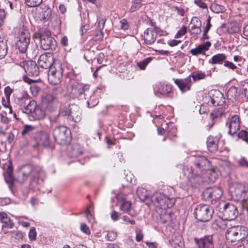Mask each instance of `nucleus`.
Here are the masks:
<instances>
[{"label":"nucleus","instance_id":"48","mask_svg":"<svg viewBox=\"0 0 248 248\" xmlns=\"http://www.w3.org/2000/svg\"><path fill=\"white\" fill-rule=\"evenodd\" d=\"M55 99V96L51 93L46 94L42 98V102L44 104H48Z\"/></svg>","mask_w":248,"mask_h":248},{"label":"nucleus","instance_id":"22","mask_svg":"<svg viewBox=\"0 0 248 248\" xmlns=\"http://www.w3.org/2000/svg\"><path fill=\"white\" fill-rule=\"evenodd\" d=\"M174 83L183 93L189 91L192 86L191 78L189 76L185 78L176 79Z\"/></svg>","mask_w":248,"mask_h":248},{"label":"nucleus","instance_id":"8","mask_svg":"<svg viewBox=\"0 0 248 248\" xmlns=\"http://www.w3.org/2000/svg\"><path fill=\"white\" fill-rule=\"evenodd\" d=\"M183 172L193 187L197 186L204 181L200 174L197 172L195 167L189 166H184Z\"/></svg>","mask_w":248,"mask_h":248},{"label":"nucleus","instance_id":"57","mask_svg":"<svg viewBox=\"0 0 248 248\" xmlns=\"http://www.w3.org/2000/svg\"><path fill=\"white\" fill-rule=\"evenodd\" d=\"M5 16L6 13L5 10L0 8V27L3 25Z\"/></svg>","mask_w":248,"mask_h":248},{"label":"nucleus","instance_id":"55","mask_svg":"<svg viewBox=\"0 0 248 248\" xmlns=\"http://www.w3.org/2000/svg\"><path fill=\"white\" fill-rule=\"evenodd\" d=\"M29 237L31 240L34 241L36 238V232L34 228L32 227L30 229L29 233Z\"/></svg>","mask_w":248,"mask_h":248},{"label":"nucleus","instance_id":"19","mask_svg":"<svg viewBox=\"0 0 248 248\" xmlns=\"http://www.w3.org/2000/svg\"><path fill=\"white\" fill-rule=\"evenodd\" d=\"M194 241L198 248H215L212 235H205L200 238H195Z\"/></svg>","mask_w":248,"mask_h":248},{"label":"nucleus","instance_id":"9","mask_svg":"<svg viewBox=\"0 0 248 248\" xmlns=\"http://www.w3.org/2000/svg\"><path fill=\"white\" fill-rule=\"evenodd\" d=\"M63 69L61 62L55 63V66L49 69L48 80L51 84L57 85L62 80Z\"/></svg>","mask_w":248,"mask_h":248},{"label":"nucleus","instance_id":"11","mask_svg":"<svg viewBox=\"0 0 248 248\" xmlns=\"http://www.w3.org/2000/svg\"><path fill=\"white\" fill-rule=\"evenodd\" d=\"M194 165L197 172L200 174L207 172L210 173L212 171L211 170V163L209 160L205 156L199 155L195 156L194 161Z\"/></svg>","mask_w":248,"mask_h":248},{"label":"nucleus","instance_id":"47","mask_svg":"<svg viewBox=\"0 0 248 248\" xmlns=\"http://www.w3.org/2000/svg\"><path fill=\"white\" fill-rule=\"evenodd\" d=\"M189 76L190 77V78H192L194 81H196L198 80L204 79L206 77V75L204 73L201 71L198 72L196 74H191Z\"/></svg>","mask_w":248,"mask_h":248},{"label":"nucleus","instance_id":"5","mask_svg":"<svg viewBox=\"0 0 248 248\" xmlns=\"http://www.w3.org/2000/svg\"><path fill=\"white\" fill-rule=\"evenodd\" d=\"M214 209L207 204H199L194 210L195 217L200 221L207 222L209 221L213 215Z\"/></svg>","mask_w":248,"mask_h":248},{"label":"nucleus","instance_id":"13","mask_svg":"<svg viewBox=\"0 0 248 248\" xmlns=\"http://www.w3.org/2000/svg\"><path fill=\"white\" fill-rule=\"evenodd\" d=\"M64 114L67 118L75 123L79 122L82 118L81 110L79 107L76 105L73 104L66 108L64 111Z\"/></svg>","mask_w":248,"mask_h":248},{"label":"nucleus","instance_id":"25","mask_svg":"<svg viewBox=\"0 0 248 248\" xmlns=\"http://www.w3.org/2000/svg\"><path fill=\"white\" fill-rule=\"evenodd\" d=\"M229 134L232 135L236 134L240 128L239 117L237 115L232 116L230 120L229 124Z\"/></svg>","mask_w":248,"mask_h":248},{"label":"nucleus","instance_id":"61","mask_svg":"<svg viewBox=\"0 0 248 248\" xmlns=\"http://www.w3.org/2000/svg\"><path fill=\"white\" fill-rule=\"evenodd\" d=\"M117 236V235L116 233L109 232L107 234L106 238L108 241H112L116 239Z\"/></svg>","mask_w":248,"mask_h":248},{"label":"nucleus","instance_id":"36","mask_svg":"<svg viewBox=\"0 0 248 248\" xmlns=\"http://www.w3.org/2000/svg\"><path fill=\"white\" fill-rule=\"evenodd\" d=\"M52 15V11L50 8L47 7L46 10L42 11L39 14V18L42 22H46L48 20Z\"/></svg>","mask_w":248,"mask_h":248},{"label":"nucleus","instance_id":"26","mask_svg":"<svg viewBox=\"0 0 248 248\" xmlns=\"http://www.w3.org/2000/svg\"><path fill=\"white\" fill-rule=\"evenodd\" d=\"M219 138L217 136H210L208 137L206 143L208 150L211 153L216 152L218 148Z\"/></svg>","mask_w":248,"mask_h":248},{"label":"nucleus","instance_id":"24","mask_svg":"<svg viewBox=\"0 0 248 248\" xmlns=\"http://www.w3.org/2000/svg\"><path fill=\"white\" fill-rule=\"evenodd\" d=\"M3 176L5 182L11 188L13 186L15 181V178L13 175V167L11 161H9L6 171L3 172Z\"/></svg>","mask_w":248,"mask_h":248},{"label":"nucleus","instance_id":"62","mask_svg":"<svg viewBox=\"0 0 248 248\" xmlns=\"http://www.w3.org/2000/svg\"><path fill=\"white\" fill-rule=\"evenodd\" d=\"M103 38V34L102 32L100 31H97L94 34V36L93 37V39L94 41H101Z\"/></svg>","mask_w":248,"mask_h":248},{"label":"nucleus","instance_id":"63","mask_svg":"<svg viewBox=\"0 0 248 248\" xmlns=\"http://www.w3.org/2000/svg\"><path fill=\"white\" fill-rule=\"evenodd\" d=\"M15 139V136L13 132H10L7 133V140L9 144H13Z\"/></svg>","mask_w":248,"mask_h":248},{"label":"nucleus","instance_id":"42","mask_svg":"<svg viewBox=\"0 0 248 248\" xmlns=\"http://www.w3.org/2000/svg\"><path fill=\"white\" fill-rule=\"evenodd\" d=\"M7 46L6 42L3 41L0 42V59H3L7 52Z\"/></svg>","mask_w":248,"mask_h":248},{"label":"nucleus","instance_id":"53","mask_svg":"<svg viewBox=\"0 0 248 248\" xmlns=\"http://www.w3.org/2000/svg\"><path fill=\"white\" fill-rule=\"evenodd\" d=\"M226 220L222 218V219L217 221V225L221 230H225L227 228Z\"/></svg>","mask_w":248,"mask_h":248},{"label":"nucleus","instance_id":"17","mask_svg":"<svg viewBox=\"0 0 248 248\" xmlns=\"http://www.w3.org/2000/svg\"><path fill=\"white\" fill-rule=\"evenodd\" d=\"M160 29L158 27L149 28L144 32L143 40L146 45H150L156 40Z\"/></svg>","mask_w":248,"mask_h":248},{"label":"nucleus","instance_id":"37","mask_svg":"<svg viewBox=\"0 0 248 248\" xmlns=\"http://www.w3.org/2000/svg\"><path fill=\"white\" fill-rule=\"evenodd\" d=\"M166 210H162L160 217V221L162 223H166L171 220V215L170 213H167Z\"/></svg>","mask_w":248,"mask_h":248},{"label":"nucleus","instance_id":"15","mask_svg":"<svg viewBox=\"0 0 248 248\" xmlns=\"http://www.w3.org/2000/svg\"><path fill=\"white\" fill-rule=\"evenodd\" d=\"M56 62H60L58 60H55L52 54L49 53L41 55L38 60L39 65L44 69L53 67Z\"/></svg>","mask_w":248,"mask_h":248},{"label":"nucleus","instance_id":"46","mask_svg":"<svg viewBox=\"0 0 248 248\" xmlns=\"http://www.w3.org/2000/svg\"><path fill=\"white\" fill-rule=\"evenodd\" d=\"M188 31L191 34L198 35L202 32L201 26L190 25Z\"/></svg>","mask_w":248,"mask_h":248},{"label":"nucleus","instance_id":"3","mask_svg":"<svg viewBox=\"0 0 248 248\" xmlns=\"http://www.w3.org/2000/svg\"><path fill=\"white\" fill-rule=\"evenodd\" d=\"M232 198L245 202L248 200V186L241 183H234L229 189Z\"/></svg>","mask_w":248,"mask_h":248},{"label":"nucleus","instance_id":"20","mask_svg":"<svg viewBox=\"0 0 248 248\" xmlns=\"http://www.w3.org/2000/svg\"><path fill=\"white\" fill-rule=\"evenodd\" d=\"M155 94L160 97V95H166L169 94L171 91V87L170 85L157 83L154 87Z\"/></svg>","mask_w":248,"mask_h":248},{"label":"nucleus","instance_id":"14","mask_svg":"<svg viewBox=\"0 0 248 248\" xmlns=\"http://www.w3.org/2000/svg\"><path fill=\"white\" fill-rule=\"evenodd\" d=\"M40 47L44 50L55 49L57 42L55 39L46 33H41L40 35Z\"/></svg>","mask_w":248,"mask_h":248},{"label":"nucleus","instance_id":"4","mask_svg":"<svg viewBox=\"0 0 248 248\" xmlns=\"http://www.w3.org/2000/svg\"><path fill=\"white\" fill-rule=\"evenodd\" d=\"M30 42V34L28 30H20L17 36L16 46L18 47L20 53L17 54L15 58H20L24 57V53L27 50Z\"/></svg>","mask_w":248,"mask_h":248},{"label":"nucleus","instance_id":"12","mask_svg":"<svg viewBox=\"0 0 248 248\" xmlns=\"http://www.w3.org/2000/svg\"><path fill=\"white\" fill-rule=\"evenodd\" d=\"M71 95L74 98L82 99L85 95L90 94L89 93V86L81 83L74 82L71 84Z\"/></svg>","mask_w":248,"mask_h":248},{"label":"nucleus","instance_id":"32","mask_svg":"<svg viewBox=\"0 0 248 248\" xmlns=\"http://www.w3.org/2000/svg\"><path fill=\"white\" fill-rule=\"evenodd\" d=\"M237 237L236 241L243 240L248 236V229L244 226H236Z\"/></svg>","mask_w":248,"mask_h":248},{"label":"nucleus","instance_id":"54","mask_svg":"<svg viewBox=\"0 0 248 248\" xmlns=\"http://www.w3.org/2000/svg\"><path fill=\"white\" fill-rule=\"evenodd\" d=\"M12 237H14L16 239H21L23 237V234L22 232L19 231H16L10 232Z\"/></svg>","mask_w":248,"mask_h":248},{"label":"nucleus","instance_id":"45","mask_svg":"<svg viewBox=\"0 0 248 248\" xmlns=\"http://www.w3.org/2000/svg\"><path fill=\"white\" fill-rule=\"evenodd\" d=\"M237 93V88L235 87H231L227 93V97L230 99H235Z\"/></svg>","mask_w":248,"mask_h":248},{"label":"nucleus","instance_id":"28","mask_svg":"<svg viewBox=\"0 0 248 248\" xmlns=\"http://www.w3.org/2000/svg\"><path fill=\"white\" fill-rule=\"evenodd\" d=\"M137 195L140 200L145 202L146 204L149 205L151 204L149 193L145 188L139 187L137 190Z\"/></svg>","mask_w":248,"mask_h":248},{"label":"nucleus","instance_id":"27","mask_svg":"<svg viewBox=\"0 0 248 248\" xmlns=\"http://www.w3.org/2000/svg\"><path fill=\"white\" fill-rule=\"evenodd\" d=\"M211 46V43L209 41H207L198 46L196 48L191 49L190 53L194 56L200 54L205 55V51L209 49Z\"/></svg>","mask_w":248,"mask_h":248},{"label":"nucleus","instance_id":"35","mask_svg":"<svg viewBox=\"0 0 248 248\" xmlns=\"http://www.w3.org/2000/svg\"><path fill=\"white\" fill-rule=\"evenodd\" d=\"M132 204L131 202L128 201H124L120 206L121 210L128 213L132 217L136 216V213L134 211L131 210Z\"/></svg>","mask_w":248,"mask_h":248},{"label":"nucleus","instance_id":"6","mask_svg":"<svg viewBox=\"0 0 248 248\" xmlns=\"http://www.w3.org/2000/svg\"><path fill=\"white\" fill-rule=\"evenodd\" d=\"M71 131L64 126L55 127L53 131L54 140L60 144H66L71 140Z\"/></svg>","mask_w":248,"mask_h":248},{"label":"nucleus","instance_id":"51","mask_svg":"<svg viewBox=\"0 0 248 248\" xmlns=\"http://www.w3.org/2000/svg\"><path fill=\"white\" fill-rule=\"evenodd\" d=\"M239 138L242 139L248 143V132L245 130H241L237 134Z\"/></svg>","mask_w":248,"mask_h":248},{"label":"nucleus","instance_id":"40","mask_svg":"<svg viewBox=\"0 0 248 248\" xmlns=\"http://www.w3.org/2000/svg\"><path fill=\"white\" fill-rule=\"evenodd\" d=\"M240 90L242 93L248 99V79L242 80L239 83Z\"/></svg>","mask_w":248,"mask_h":248},{"label":"nucleus","instance_id":"30","mask_svg":"<svg viewBox=\"0 0 248 248\" xmlns=\"http://www.w3.org/2000/svg\"><path fill=\"white\" fill-rule=\"evenodd\" d=\"M46 116L45 110L37 105L31 116L34 120H41L43 119Z\"/></svg>","mask_w":248,"mask_h":248},{"label":"nucleus","instance_id":"33","mask_svg":"<svg viewBox=\"0 0 248 248\" xmlns=\"http://www.w3.org/2000/svg\"><path fill=\"white\" fill-rule=\"evenodd\" d=\"M226 56L223 53H219L217 55H214L211 59L209 61V63L216 64H221L225 61Z\"/></svg>","mask_w":248,"mask_h":248},{"label":"nucleus","instance_id":"52","mask_svg":"<svg viewBox=\"0 0 248 248\" xmlns=\"http://www.w3.org/2000/svg\"><path fill=\"white\" fill-rule=\"evenodd\" d=\"M187 28L185 26H183L178 31L175 38H178L185 34L186 32Z\"/></svg>","mask_w":248,"mask_h":248},{"label":"nucleus","instance_id":"16","mask_svg":"<svg viewBox=\"0 0 248 248\" xmlns=\"http://www.w3.org/2000/svg\"><path fill=\"white\" fill-rule=\"evenodd\" d=\"M221 213L223 215L222 218L226 220H233L238 215L236 207L231 203L225 204L221 210Z\"/></svg>","mask_w":248,"mask_h":248},{"label":"nucleus","instance_id":"41","mask_svg":"<svg viewBox=\"0 0 248 248\" xmlns=\"http://www.w3.org/2000/svg\"><path fill=\"white\" fill-rule=\"evenodd\" d=\"M210 9L213 12L217 14L222 13L225 10V8L223 6L216 3L211 4Z\"/></svg>","mask_w":248,"mask_h":248},{"label":"nucleus","instance_id":"2","mask_svg":"<svg viewBox=\"0 0 248 248\" xmlns=\"http://www.w3.org/2000/svg\"><path fill=\"white\" fill-rule=\"evenodd\" d=\"M173 198H170L168 196L160 192H155L151 196V202L159 209L166 210L171 208L175 203Z\"/></svg>","mask_w":248,"mask_h":248},{"label":"nucleus","instance_id":"59","mask_svg":"<svg viewBox=\"0 0 248 248\" xmlns=\"http://www.w3.org/2000/svg\"><path fill=\"white\" fill-rule=\"evenodd\" d=\"M120 23L121 24V29L125 31L128 29L129 25L128 24V22L127 20L125 18L122 19Z\"/></svg>","mask_w":248,"mask_h":248},{"label":"nucleus","instance_id":"50","mask_svg":"<svg viewBox=\"0 0 248 248\" xmlns=\"http://www.w3.org/2000/svg\"><path fill=\"white\" fill-rule=\"evenodd\" d=\"M35 129V128L34 126L29 125H25L24 126V129L21 132V134L22 136H25L27 134H29Z\"/></svg>","mask_w":248,"mask_h":248},{"label":"nucleus","instance_id":"21","mask_svg":"<svg viewBox=\"0 0 248 248\" xmlns=\"http://www.w3.org/2000/svg\"><path fill=\"white\" fill-rule=\"evenodd\" d=\"M225 103V99L223 94L219 91H214V93L210 96V101L208 104L214 106H219L224 105Z\"/></svg>","mask_w":248,"mask_h":248},{"label":"nucleus","instance_id":"60","mask_svg":"<svg viewBox=\"0 0 248 248\" xmlns=\"http://www.w3.org/2000/svg\"><path fill=\"white\" fill-rule=\"evenodd\" d=\"M80 230L81 231L85 233L86 234H90V230L89 229V228L87 226V225L85 223H81L80 224Z\"/></svg>","mask_w":248,"mask_h":248},{"label":"nucleus","instance_id":"10","mask_svg":"<svg viewBox=\"0 0 248 248\" xmlns=\"http://www.w3.org/2000/svg\"><path fill=\"white\" fill-rule=\"evenodd\" d=\"M222 193L223 191L220 188L214 186L206 188L203 192L202 197L205 201L214 204L217 200L221 197Z\"/></svg>","mask_w":248,"mask_h":248},{"label":"nucleus","instance_id":"56","mask_svg":"<svg viewBox=\"0 0 248 248\" xmlns=\"http://www.w3.org/2000/svg\"><path fill=\"white\" fill-rule=\"evenodd\" d=\"M189 25L202 26V22L197 17L194 16L192 18Z\"/></svg>","mask_w":248,"mask_h":248},{"label":"nucleus","instance_id":"31","mask_svg":"<svg viewBox=\"0 0 248 248\" xmlns=\"http://www.w3.org/2000/svg\"><path fill=\"white\" fill-rule=\"evenodd\" d=\"M237 231L236 226H234L229 228L225 233L227 239L230 240L232 242H235L236 241L237 237Z\"/></svg>","mask_w":248,"mask_h":248},{"label":"nucleus","instance_id":"49","mask_svg":"<svg viewBox=\"0 0 248 248\" xmlns=\"http://www.w3.org/2000/svg\"><path fill=\"white\" fill-rule=\"evenodd\" d=\"M42 2V0H25V3L29 7H36Z\"/></svg>","mask_w":248,"mask_h":248},{"label":"nucleus","instance_id":"38","mask_svg":"<svg viewBox=\"0 0 248 248\" xmlns=\"http://www.w3.org/2000/svg\"><path fill=\"white\" fill-rule=\"evenodd\" d=\"M60 112L58 109H56L51 111L49 115V120L51 123L53 124L58 121Z\"/></svg>","mask_w":248,"mask_h":248},{"label":"nucleus","instance_id":"7","mask_svg":"<svg viewBox=\"0 0 248 248\" xmlns=\"http://www.w3.org/2000/svg\"><path fill=\"white\" fill-rule=\"evenodd\" d=\"M15 59V62L16 64L23 67L25 72L30 76H37L39 74V69L36 63L32 61L27 62L24 60V57H20Z\"/></svg>","mask_w":248,"mask_h":248},{"label":"nucleus","instance_id":"43","mask_svg":"<svg viewBox=\"0 0 248 248\" xmlns=\"http://www.w3.org/2000/svg\"><path fill=\"white\" fill-rule=\"evenodd\" d=\"M153 60V57H148L142 61H140L137 62V65L141 70H144L147 65L151 62Z\"/></svg>","mask_w":248,"mask_h":248},{"label":"nucleus","instance_id":"23","mask_svg":"<svg viewBox=\"0 0 248 248\" xmlns=\"http://www.w3.org/2000/svg\"><path fill=\"white\" fill-rule=\"evenodd\" d=\"M34 140L38 145L47 146L49 144V135L44 131L36 133L34 136Z\"/></svg>","mask_w":248,"mask_h":248},{"label":"nucleus","instance_id":"64","mask_svg":"<svg viewBox=\"0 0 248 248\" xmlns=\"http://www.w3.org/2000/svg\"><path fill=\"white\" fill-rule=\"evenodd\" d=\"M132 2L133 4L130 9V11L131 12H133L137 10V9H139L141 5V3H138L137 2V1H134L132 0Z\"/></svg>","mask_w":248,"mask_h":248},{"label":"nucleus","instance_id":"18","mask_svg":"<svg viewBox=\"0 0 248 248\" xmlns=\"http://www.w3.org/2000/svg\"><path fill=\"white\" fill-rule=\"evenodd\" d=\"M21 104H23L24 106L21 110L23 113L26 114H31L35 108L37 107V105L36 102L34 100H31L28 97L23 96L20 98Z\"/></svg>","mask_w":248,"mask_h":248},{"label":"nucleus","instance_id":"29","mask_svg":"<svg viewBox=\"0 0 248 248\" xmlns=\"http://www.w3.org/2000/svg\"><path fill=\"white\" fill-rule=\"evenodd\" d=\"M89 93H90V94L88 95H85L84 98L87 100L86 104L87 107L93 108L98 104L99 102L98 99L93 90L89 89Z\"/></svg>","mask_w":248,"mask_h":248},{"label":"nucleus","instance_id":"58","mask_svg":"<svg viewBox=\"0 0 248 248\" xmlns=\"http://www.w3.org/2000/svg\"><path fill=\"white\" fill-rule=\"evenodd\" d=\"M238 164L242 167L248 168V160L245 157L241 158L238 161Z\"/></svg>","mask_w":248,"mask_h":248},{"label":"nucleus","instance_id":"1","mask_svg":"<svg viewBox=\"0 0 248 248\" xmlns=\"http://www.w3.org/2000/svg\"><path fill=\"white\" fill-rule=\"evenodd\" d=\"M19 171L21 174L19 178L20 183H24L29 177L31 178V184H39L43 181L44 172L39 167L26 164L21 167Z\"/></svg>","mask_w":248,"mask_h":248},{"label":"nucleus","instance_id":"39","mask_svg":"<svg viewBox=\"0 0 248 248\" xmlns=\"http://www.w3.org/2000/svg\"><path fill=\"white\" fill-rule=\"evenodd\" d=\"M219 170L223 176L226 177L230 174L231 168L229 164L225 163L220 166Z\"/></svg>","mask_w":248,"mask_h":248},{"label":"nucleus","instance_id":"44","mask_svg":"<svg viewBox=\"0 0 248 248\" xmlns=\"http://www.w3.org/2000/svg\"><path fill=\"white\" fill-rule=\"evenodd\" d=\"M223 65L224 67L227 68L229 69L232 70V71L235 70V71L238 73L239 72V68L237 67V64L233 63L231 62L225 60L224 62Z\"/></svg>","mask_w":248,"mask_h":248},{"label":"nucleus","instance_id":"34","mask_svg":"<svg viewBox=\"0 0 248 248\" xmlns=\"http://www.w3.org/2000/svg\"><path fill=\"white\" fill-rule=\"evenodd\" d=\"M0 220L5 224L2 227L12 228L14 226V223L11 222L10 218L5 213H0Z\"/></svg>","mask_w":248,"mask_h":248}]
</instances>
